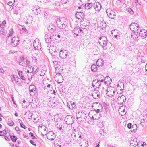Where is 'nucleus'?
I'll return each instance as SVG.
<instances>
[{
	"label": "nucleus",
	"mask_w": 147,
	"mask_h": 147,
	"mask_svg": "<svg viewBox=\"0 0 147 147\" xmlns=\"http://www.w3.org/2000/svg\"><path fill=\"white\" fill-rule=\"evenodd\" d=\"M32 60L33 62H36L37 61V59L35 57H33L32 58Z\"/></svg>",
	"instance_id": "obj_53"
},
{
	"label": "nucleus",
	"mask_w": 147,
	"mask_h": 147,
	"mask_svg": "<svg viewBox=\"0 0 147 147\" xmlns=\"http://www.w3.org/2000/svg\"><path fill=\"white\" fill-rule=\"evenodd\" d=\"M7 124L10 126H13L14 124V122L12 121L11 119H8V122H7Z\"/></svg>",
	"instance_id": "obj_38"
},
{
	"label": "nucleus",
	"mask_w": 147,
	"mask_h": 147,
	"mask_svg": "<svg viewBox=\"0 0 147 147\" xmlns=\"http://www.w3.org/2000/svg\"><path fill=\"white\" fill-rule=\"evenodd\" d=\"M106 13L108 16L111 19L114 18L115 16V12L113 11L111 9L109 8L107 9Z\"/></svg>",
	"instance_id": "obj_10"
},
{
	"label": "nucleus",
	"mask_w": 147,
	"mask_h": 147,
	"mask_svg": "<svg viewBox=\"0 0 147 147\" xmlns=\"http://www.w3.org/2000/svg\"><path fill=\"white\" fill-rule=\"evenodd\" d=\"M58 55V54L57 53H54V54H53L52 55H51L52 56L53 59L55 60H58V57L57 56Z\"/></svg>",
	"instance_id": "obj_39"
},
{
	"label": "nucleus",
	"mask_w": 147,
	"mask_h": 147,
	"mask_svg": "<svg viewBox=\"0 0 147 147\" xmlns=\"http://www.w3.org/2000/svg\"><path fill=\"white\" fill-rule=\"evenodd\" d=\"M100 27L102 29H103L106 27V23L105 21H102L100 24Z\"/></svg>",
	"instance_id": "obj_35"
},
{
	"label": "nucleus",
	"mask_w": 147,
	"mask_h": 147,
	"mask_svg": "<svg viewBox=\"0 0 147 147\" xmlns=\"http://www.w3.org/2000/svg\"><path fill=\"white\" fill-rule=\"evenodd\" d=\"M59 68L58 67H57L55 68V71H56V74H61L58 71V70L59 69Z\"/></svg>",
	"instance_id": "obj_55"
},
{
	"label": "nucleus",
	"mask_w": 147,
	"mask_h": 147,
	"mask_svg": "<svg viewBox=\"0 0 147 147\" xmlns=\"http://www.w3.org/2000/svg\"><path fill=\"white\" fill-rule=\"evenodd\" d=\"M71 136L72 137L74 140L76 139V137H77V136H78V133H77V134H76L74 133H72Z\"/></svg>",
	"instance_id": "obj_44"
},
{
	"label": "nucleus",
	"mask_w": 147,
	"mask_h": 147,
	"mask_svg": "<svg viewBox=\"0 0 147 147\" xmlns=\"http://www.w3.org/2000/svg\"><path fill=\"white\" fill-rule=\"evenodd\" d=\"M99 44L103 47L106 49V47L108 43V40L106 37L105 36L100 37L99 39Z\"/></svg>",
	"instance_id": "obj_4"
},
{
	"label": "nucleus",
	"mask_w": 147,
	"mask_h": 147,
	"mask_svg": "<svg viewBox=\"0 0 147 147\" xmlns=\"http://www.w3.org/2000/svg\"><path fill=\"white\" fill-rule=\"evenodd\" d=\"M104 63V61L101 59H98L96 62L97 65L98 67L102 66V65H103Z\"/></svg>",
	"instance_id": "obj_29"
},
{
	"label": "nucleus",
	"mask_w": 147,
	"mask_h": 147,
	"mask_svg": "<svg viewBox=\"0 0 147 147\" xmlns=\"http://www.w3.org/2000/svg\"><path fill=\"white\" fill-rule=\"evenodd\" d=\"M58 60L53 59V63L55 65H56L58 64Z\"/></svg>",
	"instance_id": "obj_54"
},
{
	"label": "nucleus",
	"mask_w": 147,
	"mask_h": 147,
	"mask_svg": "<svg viewBox=\"0 0 147 147\" xmlns=\"http://www.w3.org/2000/svg\"><path fill=\"white\" fill-rule=\"evenodd\" d=\"M132 37L133 39L135 40L137 39L139 36L138 34V32H134L133 34L132 35Z\"/></svg>",
	"instance_id": "obj_34"
},
{
	"label": "nucleus",
	"mask_w": 147,
	"mask_h": 147,
	"mask_svg": "<svg viewBox=\"0 0 147 147\" xmlns=\"http://www.w3.org/2000/svg\"><path fill=\"white\" fill-rule=\"evenodd\" d=\"M56 29V27L53 25L49 26V28H48V30L50 32H52Z\"/></svg>",
	"instance_id": "obj_31"
},
{
	"label": "nucleus",
	"mask_w": 147,
	"mask_h": 147,
	"mask_svg": "<svg viewBox=\"0 0 147 147\" xmlns=\"http://www.w3.org/2000/svg\"><path fill=\"white\" fill-rule=\"evenodd\" d=\"M29 135L30 136H31V137H32V138L33 139H36L35 136H34L32 132H30L29 134Z\"/></svg>",
	"instance_id": "obj_50"
},
{
	"label": "nucleus",
	"mask_w": 147,
	"mask_h": 147,
	"mask_svg": "<svg viewBox=\"0 0 147 147\" xmlns=\"http://www.w3.org/2000/svg\"><path fill=\"white\" fill-rule=\"evenodd\" d=\"M115 88L110 86L108 87L107 90H105L107 96L109 97L113 96L114 94L116 92Z\"/></svg>",
	"instance_id": "obj_2"
},
{
	"label": "nucleus",
	"mask_w": 147,
	"mask_h": 147,
	"mask_svg": "<svg viewBox=\"0 0 147 147\" xmlns=\"http://www.w3.org/2000/svg\"><path fill=\"white\" fill-rule=\"evenodd\" d=\"M38 9V8L37 7H36V8L35 7L33 9L32 11L34 12H36V10H37V9Z\"/></svg>",
	"instance_id": "obj_64"
},
{
	"label": "nucleus",
	"mask_w": 147,
	"mask_h": 147,
	"mask_svg": "<svg viewBox=\"0 0 147 147\" xmlns=\"http://www.w3.org/2000/svg\"><path fill=\"white\" fill-rule=\"evenodd\" d=\"M13 32H14L13 31V30L12 29H11L9 30V32L8 34V35L10 36H11L13 34Z\"/></svg>",
	"instance_id": "obj_48"
},
{
	"label": "nucleus",
	"mask_w": 147,
	"mask_h": 147,
	"mask_svg": "<svg viewBox=\"0 0 147 147\" xmlns=\"http://www.w3.org/2000/svg\"><path fill=\"white\" fill-rule=\"evenodd\" d=\"M60 7V5H59V3H55V8L58 9Z\"/></svg>",
	"instance_id": "obj_52"
},
{
	"label": "nucleus",
	"mask_w": 147,
	"mask_h": 147,
	"mask_svg": "<svg viewBox=\"0 0 147 147\" xmlns=\"http://www.w3.org/2000/svg\"><path fill=\"white\" fill-rule=\"evenodd\" d=\"M100 94L99 91L97 90L94 89L92 91V95L94 98H98Z\"/></svg>",
	"instance_id": "obj_14"
},
{
	"label": "nucleus",
	"mask_w": 147,
	"mask_h": 147,
	"mask_svg": "<svg viewBox=\"0 0 147 147\" xmlns=\"http://www.w3.org/2000/svg\"><path fill=\"white\" fill-rule=\"evenodd\" d=\"M80 116L81 118L83 120V121H84V120H86L87 118V117L86 116V114L83 112H79L78 113Z\"/></svg>",
	"instance_id": "obj_26"
},
{
	"label": "nucleus",
	"mask_w": 147,
	"mask_h": 147,
	"mask_svg": "<svg viewBox=\"0 0 147 147\" xmlns=\"http://www.w3.org/2000/svg\"><path fill=\"white\" fill-rule=\"evenodd\" d=\"M147 120L146 119H142L140 121V123L142 126H144L143 124Z\"/></svg>",
	"instance_id": "obj_47"
},
{
	"label": "nucleus",
	"mask_w": 147,
	"mask_h": 147,
	"mask_svg": "<svg viewBox=\"0 0 147 147\" xmlns=\"http://www.w3.org/2000/svg\"><path fill=\"white\" fill-rule=\"evenodd\" d=\"M130 143L132 146H136L138 144L137 139L135 137H132L130 140Z\"/></svg>",
	"instance_id": "obj_15"
},
{
	"label": "nucleus",
	"mask_w": 147,
	"mask_h": 147,
	"mask_svg": "<svg viewBox=\"0 0 147 147\" xmlns=\"http://www.w3.org/2000/svg\"><path fill=\"white\" fill-rule=\"evenodd\" d=\"M6 23V22L5 21H3L2 23L0 25L1 28H4V27H5Z\"/></svg>",
	"instance_id": "obj_46"
},
{
	"label": "nucleus",
	"mask_w": 147,
	"mask_h": 147,
	"mask_svg": "<svg viewBox=\"0 0 147 147\" xmlns=\"http://www.w3.org/2000/svg\"><path fill=\"white\" fill-rule=\"evenodd\" d=\"M59 54L61 58L64 59L67 58L68 54L66 50L63 51L62 50H61L60 52L59 53Z\"/></svg>",
	"instance_id": "obj_16"
},
{
	"label": "nucleus",
	"mask_w": 147,
	"mask_h": 147,
	"mask_svg": "<svg viewBox=\"0 0 147 147\" xmlns=\"http://www.w3.org/2000/svg\"><path fill=\"white\" fill-rule=\"evenodd\" d=\"M91 70L94 72L96 71L97 70V67L95 64H93L91 67Z\"/></svg>",
	"instance_id": "obj_36"
},
{
	"label": "nucleus",
	"mask_w": 147,
	"mask_h": 147,
	"mask_svg": "<svg viewBox=\"0 0 147 147\" xmlns=\"http://www.w3.org/2000/svg\"><path fill=\"white\" fill-rule=\"evenodd\" d=\"M93 5L92 3H87L85 5V9H89L92 7Z\"/></svg>",
	"instance_id": "obj_32"
},
{
	"label": "nucleus",
	"mask_w": 147,
	"mask_h": 147,
	"mask_svg": "<svg viewBox=\"0 0 147 147\" xmlns=\"http://www.w3.org/2000/svg\"><path fill=\"white\" fill-rule=\"evenodd\" d=\"M126 97L124 95L119 96L117 99V103L119 104L123 105L125 102Z\"/></svg>",
	"instance_id": "obj_9"
},
{
	"label": "nucleus",
	"mask_w": 147,
	"mask_h": 147,
	"mask_svg": "<svg viewBox=\"0 0 147 147\" xmlns=\"http://www.w3.org/2000/svg\"><path fill=\"white\" fill-rule=\"evenodd\" d=\"M105 80H107V81H105V84H110L112 82V80L111 78L108 76L106 77Z\"/></svg>",
	"instance_id": "obj_33"
},
{
	"label": "nucleus",
	"mask_w": 147,
	"mask_h": 147,
	"mask_svg": "<svg viewBox=\"0 0 147 147\" xmlns=\"http://www.w3.org/2000/svg\"><path fill=\"white\" fill-rule=\"evenodd\" d=\"M138 32L139 36H141L143 38H145L147 36V31L144 29H142V30H140V31H138Z\"/></svg>",
	"instance_id": "obj_17"
},
{
	"label": "nucleus",
	"mask_w": 147,
	"mask_h": 147,
	"mask_svg": "<svg viewBox=\"0 0 147 147\" xmlns=\"http://www.w3.org/2000/svg\"><path fill=\"white\" fill-rule=\"evenodd\" d=\"M131 123H129L127 125V127L129 128H131Z\"/></svg>",
	"instance_id": "obj_61"
},
{
	"label": "nucleus",
	"mask_w": 147,
	"mask_h": 147,
	"mask_svg": "<svg viewBox=\"0 0 147 147\" xmlns=\"http://www.w3.org/2000/svg\"><path fill=\"white\" fill-rule=\"evenodd\" d=\"M43 84V85H42V86L45 90L46 89L48 91L51 88L53 89L52 86L51 84V82L49 79H47V80L44 81Z\"/></svg>",
	"instance_id": "obj_3"
},
{
	"label": "nucleus",
	"mask_w": 147,
	"mask_h": 147,
	"mask_svg": "<svg viewBox=\"0 0 147 147\" xmlns=\"http://www.w3.org/2000/svg\"><path fill=\"white\" fill-rule=\"evenodd\" d=\"M6 134V131L5 130L0 131V136H4Z\"/></svg>",
	"instance_id": "obj_42"
},
{
	"label": "nucleus",
	"mask_w": 147,
	"mask_h": 147,
	"mask_svg": "<svg viewBox=\"0 0 147 147\" xmlns=\"http://www.w3.org/2000/svg\"><path fill=\"white\" fill-rule=\"evenodd\" d=\"M67 105V107L71 109H73L75 106V103L71 101L68 102Z\"/></svg>",
	"instance_id": "obj_30"
},
{
	"label": "nucleus",
	"mask_w": 147,
	"mask_h": 147,
	"mask_svg": "<svg viewBox=\"0 0 147 147\" xmlns=\"http://www.w3.org/2000/svg\"><path fill=\"white\" fill-rule=\"evenodd\" d=\"M93 113L94 114V115H93L91 117V118L93 119L97 120L100 117V114L99 113L96 112V111H91L90 112L89 115V117H90V114L91 115L92 113Z\"/></svg>",
	"instance_id": "obj_8"
},
{
	"label": "nucleus",
	"mask_w": 147,
	"mask_h": 147,
	"mask_svg": "<svg viewBox=\"0 0 147 147\" xmlns=\"http://www.w3.org/2000/svg\"><path fill=\"white\" fill-rule=\"evenodd\" d=\"M55 78V80L58 83H60L63 81V77L61 74H56Z\"/></svg>",
	"instance_id": "obj_11"
},
{
	"label": "nucleus",
	"mask_w": 147,
	"mask_h": 147,
	"mask_svg": "<svg viewBox=\"0 0 147 147\" xmlns=\"http://www.w3.org/2000/svg\"><path fill=\"white\" fill-rule=\"evenodd\" d=\"M34 67H32V66L29 65H26V68L25 69L27 70L26 72L28 73H33L34 70H33Z\"/></svg>",
	"instance_id": "obj_23"
},
{
	"label": "nucleus",
	"mask_w": 147,
	"mask_h": 147,
	"mask_svg": "<svg viewBox=\"0 0 147 147\" xmlns=\"http://www.w3.org/2000/svg\"><path fill=\"white\" fill-rule=\"evenodd\" d=\"M30 143L35 146H36V144L32 140H30Z\"/></svg>",
	"instance_id": "obj_59"
},
{
	"label": "nucleus",
	"mask_w": 147,
	"mask_h": 147,
	"mask_svg": "<svg viewBox=\"0 0 147 147\" xmlns=\"http://www.w3.org/2000/svg\"><path fill=\"white\" fill-rule=\"evenodd\" d=\"M75 17L76 18L80 19L84 17V14L82 12H78L76 13Z\"/></svg>",
	"instance_id": "obj_20"
},
{
	"label": "nucleus",
	"mask_w": 147,
	"mask_h": 147,
	"mask_svg": "<svg viewBox=\"0 0 147 147\" xmlns=\"http://www.w3.org/2000/svg\"><path fill=\"white\" fill-rule=\"evenodd\" d=\"M45 40L47 43L49 44L51 41V38L50 36L47 34H45Z\"/></svg>",
	"instance_id": "obj_25"
},
{
	"label": "nucleus",
	"mask_w": 147,
	"mask_h": 147,
	"mask_svg": "<svg viewBox=\"0 0 147 147\" xmlns=\"http://www.w3.org/2000/svg\"><path fill=\"white\" fill-rule=\"evenodd\" d=\"M13 2H12L11 1L8 2V5L9 6H11L13 5Z\"/></svg>",
	"instance_id": "obj_63"
},
{
	"label": "nucleus",
	"mask_w": 147,
	"mask_h": 147,
	"mask_svg": "<svg viewBox=\"0 0 147 147\" xmlns=\"http://www.w3.org/2000/svg\"><path fill=\"white\" fill-rule=\"evenodd\" d=\"M127 11L130 13H133V11L132 10L131 8H128L127 9Z\"/></svg>",
	"instance_id": "obj_58"
},
{
	"label": "nucleus",
	"mask_w": 147,
	"mask_h": 147,
	"mask_svg": "<svg viewBox=\"0 0 147 147\" xmlns=\"http://www.w3.org/2000/svg\"><path fill=\"white\" fill-rule=\"evenodd\" d=\"M20 80V79L18 77H16L15 81L17 85H20V82L19 81Z\"/></svg>",
	"instance_id": "obj_41"
},
{
	"label": "nucleus",
	"mask_w": 147,
	"mask_h": 147,
	"mask_svg": "<svg viewBox=\"0 0 147 147\" xmlns=\"http://www.w3.org/2000/svg\"><path fill=\"white\" fill-rule=\"evenodd\" d=\"M19 41L18 36H14L11 39L12 45L13 47H16L19 44Z\"/></svg>",
	"instance_id": "obj_13"
},
{
	"label": "nucleus",
	"mask_w": 147,
	"mask_h": 147,
	"mask_svg": "<svg viewBox=\"0 0 147 147\" xmlns=\"http://www.w3.org/2000/svg\"><path fill=\"white\" fill-rule=\"evenodd\" d=\"M92 84H95L96 86L95 88L96 89H98L100 86V82L95 80H94Z\"/></svg>",
	"instance_id": "obj_27"
},
{
	"label": "nucleus",
	"mask_w": 147,
	"mask_h": 147,
	"mask_svg": "<svg viewBox=\"0 0 147 147\" xmlns=\"http://www.w3.org/2000/svg\"><path fill=\"white\" fill-rule=\"evenodd\" d=\"M76 119L80 121H82L83 120L80 117V116L78 113H77L76 115Z\"/></svg>",
	"instance_id": "obj_45"
},
{
	"label": "nucleus",
	"mask_w": 147,
	"mask_h": 147,
	"mask_svg": "<svg viewBox=\"0 0 147 147\" xmlns=\"http://www.w3.org/2000/svg\"><path fill=\"white\" fill-rule=\"evenodd\" d=\"M0 72L2 74H3L4 71L2 69V67L0 65Z\"/></svg>",
	"instance_id": "obj_56"
},
{
	"label": "nucleus",
	"mask_w": 147,
	"mask_h": 147,
	"mask_svg": "<svg viewBox=\"0 0 147 147\" xmlns=\"http://www.w3.org/2000/svg\"><path fill=\"white\" fill-rule=\"evenodd\" d=\"M47 138L50 140H53L55 138L54 133L52 131L50 132L47 134Z\"/></svg>",
	"instance_id": "obj_19"
},
{
	"label": "nucleus",
	"mask_w": 147,
	"mask_h": 147,
	"mask_svg": "<svg viewBox=\"0 0 147 147\" xmlns=\"http://www.w3.org/2000/svg\"><path fill=\"white\" fill-rule=\"evenodd\" d=\"M94 8L96 11L99 12L101 8V5L98 2H96L94 4Z\"/></svg>",
	"instance_id": "obj_18"
},
{
	"label": "nucleus",
	"mask_w": 147,
	"mask_h": 147,
	"mask_svg": "<svg viewBox=\"0 0 147 147\" xmlns=\"http://www.w3.org/2000/svg\"><path fill=\"white\" fill-rule=\"evenodd\" d=\"M10 137L12 141L14 142H15L17 139V138L14 136L10 135Z\"/></svg>",
	"instance_id": "obj_40"
},
{
	"label": "nucleus",
	"mask_w": 147,
	"mask_h": 147,
	"mask_svg": "<svg viewBox=\"0 0 147 147\" xmlns=\"http://www.w3.org/2000/svg\"><path fill=\"white\" fill-rule=\"evenodd\" d=\"M48 16V14L47 13L45 12L44 14V17L45 18L47 19Z\"/></svg>",
	"instance_id": "obj_60"
},
{
	"label": "nucleus",
	"mask_w": 147,
	"mask_h": 147,
	"mask_svg": "<svg viewBox=\"0 0 147 147\" xmlns=\"http://www.w3.org/2000/svg\"><path fill=\"white\" fill-rule=\"evenodd\" d=\"M55 47L53 46H50L49 47V53L51 55L54 54V53H57V52L55 49Z\"/></svg>",
	"instance_id": "obj_22"
},
{
	"label": "nucleus",
	"mask_w": 147,
	"mask_h": 147,
	"mask_svg": "<svg viewBox=\"0 0 147 147\" xmlns=\"http://www.w3.org/2000/svg\"><path fill=\"white\" fill-rule=\"evenodd\" d=\"M129 27L130 29L134 32H138L139 28L138 24L135 23L131 24Z\"/></svg>",
	"instance_id": "obj_6"
},
{
	"label": "nucleus",
	"mask_w": 147,
	"mask_h": 147,
	"mask_svg": "<svg viewBox=\"0 0 147 147\" xmlns=\"http://www.w3.org/2000/svg\"><path fill=\"white\" fill-rule=\"evenodd\" d=\"M33 46L35 50L41 49L40 43H39L38 42H36V40H34L33 42Z\"/></svg>",
	"instance_id": "obj_21"
},
{
	"label": "nucleus",
	"mask_w": 147,
	"mask_h": 147,
	"mask_svg": "<svg viewBox=\"0 0 147 147\" xmlns=\"http://www.w3.org/2000/svg\"><path fill=\"white\" fill-rule=\"evenodd\" d=\"M97 77L98 78L97 80L100 82H102L104 80L106 79V78H105L104 77L100 74L97 75Z\"/></svg>",
	"instance_id": "obj_28"
},
{
	"label": "nucleus",
	"mask_w": 147,
	"mask_h": 147,
	"mask_svg": "<svg viewBox=\"0 0 147 147\" xmlns=\"http://www.w3.org/2000/svg\"><path fill=\"white\" fill-rule=\"evenodd\" d=\"M69 0H61V3L62 4H66L67 2H69Z\"/></svg>",
	"instance_id": "obj_49"
},
{
	"label": "nucleus",
	"mask_w": 147,
	"mask_h": 147,
	"mask_svg": "<svg viewBox=\"0 0 147 147\" xmlns=\"http://www.w3.org/2000/svg\"><path fill=\"white\" fill-rule=\"evenodd\" d=\"M82 31V30L81 29H80L79 28L76 27L74 28V29L73 31V32L75 35L78 36L80 32L81 33Z\"/></svg>",
	"instance_id": "obj_24"
},
{
	"label": "nucleus",
	"mask_w": 147,
	"mask_h": 147,
	"mask_svg": "<svg viewBox=\"0 0 147 147\" xmlns=\"http://www.w3.org/2000/svg\"><path fill=\"white\" fill-rule=\"evenodd\" d=\"M80 24V26L82 28L86 29L89 26V22L88 20L85 19V20L81 21Z\"/></svg>",
	"instance_id": "obj_7"
},
{
	"label": "nucleus",
	"mask_w": 147,
	"mask_h": 147,
	"mask_svg": "<svg viewBox=\"0 0 147 147\" xmlns=\"http://www.w3.org/2000/svg\"><path fill=\"white\" fill-rule=\"evenodd\" d=\"M21 127L23 128H24L25 129L26 127L25 125L22 123H21V125H20Z\"/></svg>",
	"instance_id": "obj_62"
},
{
	"label": "nucleus",
	"mask_w": 147,
	"mask_h": 147,
	"mask_svg": "<svg viewBox=\"0 0 147 147\" xmlns=\"http://www.w3.org/2000/svg\"><path fill=\"white\" fill-rule=\"evenodd\" d=\"M37 7L38 9L36 10V13L37 14H38V13H40V10L39 8V7L38 6H37Z\"/></svg>",
	"instance_id": "obj_57"
},
{
	"label": "nucleus",
	"mask_w": 147,
	"mask_h": 147,
	"mask_svg": "<svg viewBox=\"0 0 147 147\" xmlns=\"http://www.w3.org/2000/svg\"><path fill=\"white\" fill-rule=\"evenodd\" d=\"M74 118L71 115H67L65 117V121L67 125L72 124L74 123Z\"/></svg>",
	"instance_id": "obj_5"
},
{
	"label": "nucleus",
	"mask_w": 147,
	"mask_h": 147,
	"mask_svg": "<svg viewBox=\"0 0 147 147\" xmlns=\"http://www.w3.org/2000/svg\"><path fill=\"white\" fill-rule=\"evenodd\" d=\"M5 34V30L2 28V29L0 31V34L2 35H4Z\"/></svg>",
	"instance_id": "obj_51"
},
{
	"label": "nucleus",
	"mask_w": 147,
	"mask_h": 147,
	"mask_svg": "<svg viewBox=\"0 0 147 147\" xmlns=\"http://www.w3.org/2000/svg\"><path fill=\"white\" fill-rule=\"evenodd\" d=\"M29 90L30 95L32 96L34 95L36 92V87L34 85L30 86L29 88Z\"/></svg>",
	"instance_id": "obj_12"
},
{
	"label": "nucleus",
	"mask_w": 147,
	"mask_h": 147,
	"mask_svg": "<svg viewBox=\"0 0 147 147\" xmlns=\"http://www.w3.org/2000/svg\"><path fill=\"white\" fill-rule=\"evenodd\" d=\"M18 73L20 78L23 80H25V78L23 76L22 71H19Z\"/></svg>",
	"instance_id": "obj_37"
},
{
	"label": "nucleus",
	"mask_w": 147,
	"mask_h": 147,
	"mask_svg": "<svg viewBox=\"0 0 147 147\" xmlns=\"http://www.w3.org/2000/svg\"><path fill=\"white\" fill-rule=\"evenodd\" d=\"M57 23L58 27L61 29L65 28L67 26V23L62 18H60L57 21Z\"/></svg>",
	"instance_id": "obj_1"
},
{
	"label": "nucleus",
	"mask_w": 147,
	"mask_h": 147,
	"mask_svg": "<svg viewBox=\"0 0 147 147\" xmlns=\"http://www.w3.org/2000/svg\"><path fill=\"white\" fill-rule=\"evenodd\" d=\"M51 89V88L50 89V90H48V92L49 93H51V94H53L55 95L56 93L55 91L54 90H53L52 91L53 89Z\"/></svg>",
	"instance_id": "obj_43"
}]
</instances>
